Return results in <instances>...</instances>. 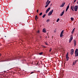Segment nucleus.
Masks as SVG:
<instances>
[{
	"label": "nucleus",
	"instance_id": "obj_34",
	"mask_svg": "<svg viewBox=\"0 0 78 78\" xmlns=\"http://www.w3.org/2000/svg\"><path fill=\"white\" fill-rule=\"evenodd\" d=\"M37 33H39V30H38L37 31Z\"/></svg>",
	"mask_w": 78,
	"mask_h": 78
},
{
	"label": "nucleus",
	"instance_id": "obj_24",
	"mask_svg": "<svg viewBox=\"0 0 78 78\" xmlns=\"http://www.w3.org/2000/svg\"><path fill=\"white\" fill-rule=\"evenodd\" d=\"M46 5H47L45 6V8H47V7H48V4H46Z\"/></svg>",
	"mask_w": 78,
	"mask_h": 78
},
{
	"label": "nucleus",
	"instance_id": "obj_11",
	"mask_svg": "<svg viewBox=\"0 0 78 78\" xmlns=\"http://www.w3.org/2000/svg\"><path fill=\"white\" fill-rule=\"evenodd\" d=\"M64 13V10H63V11L62 12V13L61 14V16H62Z\"/></svg>",
	"mask_w": 78,
	"mask_h": 78
},
{
	"label": "nucleus",
	"instance_id": "obj_30",
	"mask_svg": "<svg viewBox=\"0 0 78 78\" xmlns=\"http://www.w3.org/2000/svg\"><path fill=\"white\" fill-rule=\"evenodd\" d=\"M37 12H39V9H37Z\"/></svg>",
	"mask_w": 78,
	"mask_h": 78
},
{
	"label": "nucleus",
	"instance_id": "obj_41",
	"mask_svg": "<svg viewBox=\"0 0 78 78\" xmlns=\"http://www.w3.org/2000/svg\"><path fill=\"white\" fill-rule=\"evenodd\" d=\"M64 73V72H62V73Z\"/></svg>",
	"mask_w": 78,
	"mask_h": 78
},
{
	"label": "nucleus",
	"instance_id": "obj_22",
	"mask_svg": "<svg viewBox=\"0 0 78 78\" xmlns=\"http://www.w3.org/2000/svg\"><path fill=\"white\" fill-rule=\"evenodd\" d=\"M64 30H62V32H61V34H63V33H64Z\"/></svg>",
	"mask_w": 78,
	"mask_h": 78
},
{
	"label": "nucleus",
	"instance_id": "obj_12",
	"mask_svg": "<svg viewBox=\"0 0 78 78\" xmlns=\"http://www.w3.org/2000/svg\"><path fill=\"white\" fill-rule=\"evenodd\" d=\"M43 33H45V32H46V30H45V29H43Z\"/></svg>",
	"mask_w": 78,
	"mask_h": 78
},
{
	"label": "nucleus",
	"instance_id": "obj_27",
	"mask_svg": "<svg viewBox=\"0 0 78 78\" xmlns=\"http://www.w3.org/2000/svg\"><path fill=\"white\" fill-rule=\"evenodd\" d=\"M4 61H6L5 60H1V61H0V62H4Z\"/></svg>",
	"mask_w": 78,
	"mask_h": 78
},
{
	"label": "nucleus",
	"instance_id": "obj_39",
	"mask_svg": "<svg viewBox=\"0 0 78 78\" xmlns=\"http://www.w3.org/2000/svg\"><path fill=\"white\" fill-rule=\"evenodd\" d=\"M45 38H47V37L46 36V37H45Z\"/></svg>",
	"mask_w": 78,
	"mask_h": 78
},
{
	"label": "nucleus",
	"instance_id": "obj_43",
	"mask_svg": "<svg viewBox=\"0 0 78 78\" xmlns=\"http://www.w3.org/2000/svg\"><path fill=\"white\" fill-rule=\"evenodd\" d=\"M0 56H1V54H0Z\"/></svg>",
	"mask_w": 78,
	"mask_h": 78
},
{
	"label": "nucleus",
	"instance_id": "obj_10",
	"mask_svg": "<svg viewBox=\"0 0 78 78\" xmlns=\"http://www.w3.org/2000/svg\"><path fill=\"white\" fill-rule=\"evenodd\" d=\"M69 8V5L66 7V12H67V10H68Z\"/></svg>",
	"mask_w": 78,
	"mask_h": 78
},
{
	"label": "nucleus",
	"instance_id": "obj_32",
	"mask_svg": "<svg viewBox=\"0 0 78 78\" xmlns=\"http://www.w3.org/2000/svg\"><path fill=\"white\" fill-rule=\"evenodd\" d=\"M32 73H34V72H32L30 73V74H32Z\"/></svg>",
	"mask_w": 78,
	"mask_h": 78
},
{
	"label": "nucleus",
	"instance_id": "obj_8",
	"mask_svg": "<svg viewBox=\"0 0 78 78\" xmlns=\"http://www.w3.org/2000/svg\"><path fill=\"white\" fill-rule=\"evenodd\" d=\"M78 60H75L74 62H73V65H75V64L76 63V62H78Z\"/></svg>",
	"mask_w": 78,
	"mask_h": 78
},
{
	"label": "nucleus",
	"instance_id": "obj_38",
	"mask_svg": "<svg viewBox=\"0 0 78 78\" xmlns=\"http://www.w3.org/2000/svg\"><path fill=\"white\" fill-rule=\"evenodd\" d=\"M49 37H50V36H48V38H49Z\"/></svg>",
	"mask_w": 78,
	"mask_h": 78
},
{
	"label": "nucleus",
	"instance_id": "obj_16",
	"mask_svg": "<svg viewBox=\"0 0 78 78\" xmlns=\"http://www.w3.org/2000/svg\"><path fill=\"white\" fill-rule=\"evenodd\" d=\"M42 54H43V52H40L39 53V55H42Z\"/></svg>",
	"mask_w": 78,
	"mask_h": 78
},
{
	"label": "nucleus",
	"instance_id": "obj_9",
	"mask_svg": "<svg viewBox=\"0 0 78 78\" xmlns=\"http://www.w3.org/2000/svg\"><path fill=\"white\" fill-rule=\"evenodd\" d=\"M64 5H65V2H64L63 3L61 6H60V7H64Z\"/></svg>",
	"mask_w": 78,
	"mask_h": 78
},
{
	"label": "nucleus",
	"instance_id": "obj_15",
	"mask_svg": "<svg viewBox=\"0 0 78 78\" xmlns=\"http://www.w3.org/2000/svg\"><path fill=\"white\" fill-rule=\"evenodd\" d=\"M62 36H63V34L61 33L60 35V37H62Z\"/></svg>",
	"mask_w": 78,
	"mask_h": 78
},
{
	"label": "nucleus",
	"instance_id": "obj_42",
	"mask_svg": "<svg viewBox=\"0 0 78 78\" xmlns=\"http://www.w3.org/2000/svg\"><path fill=\"white\" fill-rule=\"evenodd\" d=\"M37 19H38V17H37Z\"/></svg>",
	"mask_w": 78,
	"mask_h": 78
},
{
	"label": "nucleus",
	"instance_id": "obj_46",
	"mask_svg": "<svg viewBox=\"0 0 78 78\" xmlns=\"http://www.w3.org/2000/svg\"><path fill=\"white\" fill-rule=\"evenodd\" d=\"M77 35H78V34H77Z\"/></svg>",
	"mask_w": 78,
	"mask_h": 78
},
{
	"label": "nucleus",
	"instance_id": "obj_2",
	"mask_svg": "<svg viewBox=\"0 0 78 78\" xmlns=\"http://www.w3.org/2000/svg\"><path fill=\"white\" fill-rule=\"evenodd\" d=\"M75 57H76V56H78V49H76L75 51Z\"/></svg>",
	"mask_w": 78,
	"mask_h": 78
},
{
	"label": "nucleus",
	"instance_id": "obj_45",
	"mask_svg": "<svg viewBox=\"0 0 78 78\" xmlns=\"http://www.w3.org/2000/svg\"><path fill=\"white\" fill-rule=\"evenodd\" d=\"M44 47H45V46H44Z\"/></svg>",
	"mask_w": 78,
	"mask_h": 78
},
{
	"label": "nucleus",
	"instance_id": "obj_5",
	"mask_svg": "<svg viewBox=\"0 0 78 78\" xmlns=\"http://www.w3.org/2000/svg\"><path fill=\"white\" fill-rule=\"evenodd\" d=\"M73 39V37H71L69 39V43H70V42H71V41H72Z\"/></svg>",
	"mask_w": 78,
	"mask_h": 78
},
{
	"label": "nucleus",
	"instance_id": "obj_14",
	"mask_svg": "<svg viewBox=\"0 0 78 78\" xmlns=\"http://www.w3.org/2000/svg\"><path fill=\"white\" fill-rule=\"evenodd\" d=\"M74 31H75V28L73 29V30L71 32L72 34H73V32H74Z\"/></svg>",
	"mask_w": 78,
	"mask_h": 78
},
{
	"label": "nucleus",
	"instance_id": "obj_20",
	"mask_svg": "<svg viewBox=\"0 0 78 78\" xmlns=\"http://www.w3.org/2000/svg\"><path fill=\"white\" fill-rule=\"evenodd\" d=\"M37 15H36L35 16V20L36 21L37 20Z\"/></svg>",
	"mask_w": 78,
	"mask_h": 78
},
{
	"label": "nucleus",
	"instance_id": "obj_17",
	"mask_svg": "<svg viewBox=\"0 0 78 78\" xmlns=\"http://www.w3.org/2000/svg\"><path fill=\"white\" fill-rule=\"evenodd\" d=\"M45 16H46V14H44L42 16L43 18H44L45 17Z\"/></svg>",
	"mask_w": 78,
	"mask_h": 78
},
{
	"label": "nucleus",
	"instance_id": "obj_21",
	"mask_svg": "<svg viewBox=\"0 0 78 78\" xmlns=\"http://www.w3.org/2000/svg\"><path fill=\"white\" fill-rule=\"evenodd\" d=\"M74 46H75L76 45V41H75V40L74 41Z\"/></svg>",
	"mask_w": 78,
	"mask_h": 78
},
{
	"label": "nucleus",
	"instance_id": "obj_6",
	"mask_svg": "<svg viewBox=\"0 0 78 78\" xmlns=\"http://www.w3.org/2000/svg\"><path fill=\"white\" fill-rule=\"evenodd\" d=\"M51 8L50 7H49V8H48L46 11V13H47V12H48L50 11Z\"/></svg>",
	"mask_w": 78,
	"mask_h": 78
},
{
	"label": "nucleus",
	"instance_id": "obj_26",
	"mask_svg": "<svg viewBox=\"0 0 78 78\" xmlns=\"http://www.w3.org/2000/svg\"><path fill=\"white\" fill-rule=\"evenodd\" d=\"M69 57H67V58H66V61H68V60H69Z\"/></svg>",
	"mask_w": 78,
	"mask_h": 78
},
{
	"label": "nucleus",
	"instance_id": "obj_31",
	"mask_svg": "<svg viewBox=\"0 0 78 78\" xmlns=\"http://www.w3.org/2000/svg\"><path fill=\"white\" fill-rule=\"evenodd\" d=\"M45 44H46V45H48V44H47V43L45 42Z\"/></svg>",
	"mask_w": 78,
	"mask_h": 78
},
{
	"label": "nucleus",
	"instance_id": "obj_18",
	"mask_svg": "<svg viewBox=\"0 0 78 78\" xmlns=\"http://www.w3.org/2000/svg\"><path fill=\"white\" fill-rule=\"evenodd\" d=\"M59 21V18H58L57 19V21H56V22H58V21Z\"/></svg>",
	"mask_w": 78,
	"mask_h": 78
},
{
	"label": "nucleus",
	"instance_id": "obj_13",
	"mask_svg": "<svg viewBox=\"0 0 78 78\" xmlns=\"http://www.w3.org/2000/svg\"><path fill=\"white\" fill-rule=\"evenodd\" d=\"M68 56H69V54L68 53V52H67L66 55V58H69V57H68Z\"/></svg>",
	"mask_w": 78,
	"mask_h": 78
},
{
	"label": "nucleus",
	"instance_id": "obj_44",
	"mask_svg": "<svg viewBox=\"0 0 78 78\" xmlns=\"http://www.w3.org/2000/svg\"><path fill=\"white\" fill-rule=\"evenodd\" d=\"M5 36V37H6V36Z\"/></svg>",
	"mask_w": 78,
	"mask_h": 78
},
{
	"label": "nucleus",
	"instance_id": "obj_1",
	"mask_svg": "<svg viewBox=\"0 0 78 78\" xmlns=\"http://www.w3.org/2000/svg\"><path fill=\"white\" fill-rule=\"evenodd\" d=\"M77 8H78V6H77V5L75 6V7H74L73 5L72 6H71V9L73 11H74V10L75 11H77Z\"/></svg>",
	"mask_w": 78,
	"mask_h": 78
},
{
	"label": "nucleus",
	"instance_id": "obj_33",
	"mask_svg": "<svg viewBox=\"0 0 78 78\" xmlns=\"http://www.w3.org/2000/svg\"><path fill=\"white\" fill-rule=\"evenodd\" d=\"M51 51V49L49 50L50 52V51Z\"/></svg>",
	"mask_w": 78,
	"mask_h": 78
},
{
	"label": "nucleus",
	"instance_id": "obj_4",
	"mask_svg": "<svg viewBox=\"0 0 78 78\" xmlns=\"http://www.w3.org/2000/svg\"><path fill=\"white\" fill-rule=\"evenodd\" d=\"M50 3V1H49V0H48L46 3V4L49 5Z\"/></svg>",
	"mask_w": 78,
	"mask_h": 78
},
{
	"label": "nucleus",
	"instance_id": "obj_23",
	"mask_svg": "<svg viewBox=\"0 0 78 78\" xmlns=\"http://www.w3.org/2000/svg\"><path fill=\"white\" fill-rule=\"evenodd\" d=\"M71 20L73 21V17L71 18Z\"/></svg>",
	"mask_w": 78,
	"mask_h": 78
},
{
	"label": "nucleus",
	"instance_id": "obj_3",
	"mask_svg": "<svg viewBox=\"0 0 78 78\" xmlns=\"http://www.w3.org/2000/svg\"><path fill=\"white\" fill-rule=\"evenodd\" d=\"M53 10H51L50 12H49L48 14V16H51V14H52V13H53Z\"/></svg>",
	"mask_w": 78,
	"mask_h": 78
},
{
	"label": "nucleus",
	"instance_id": "obj_35",
	"mask_svg": "<svg viewBox=\"0 0 78 78\" xmlns=\"http://www.w3.org/2000/svg\"><path fill=\"white\" fill-rule=\"evenodd\" d=\"M76 0H75L74 1V2H76Z\"/></svg>",
	"mask_w": 78,
	"mask_h": 78
},
{
	"label": "nucleus",
	"instance_id": "obj_29",
	"mask_svg": "<svg viewBox=\"0 0 78 78\" xmlns=\"http://www.w3.org/2000/svg\"><path fill=\"white\" fill-rule=\"evenodd\" d=\"M46 21H47V22H50V20H47Z\"/></svg>",
	"mask_w": 78,
	"mask_h": 78
},
{
	"label": "nucleus",
	"instance_id": "obj_28",
	"mask_svg": "<svg viewBox=\"0 0 78 78\" xmlns=\"http://www.w3.org/2000/svg\"><path fill=\"white\" fill-rule=\"evenodd\" d=\"M42 14V13L41 12L39 14V16H41Z\"/></svg>",
	"mask_w": 78,
	"mask_h": 78
},
{
	"label": "nucleus",
	"instance_id": "obj_25",
	"mask_svg": "<svg viewBox=\"0 0 78 78\" xmlns=\"http://www.w3.org/2000/svg\"><path fill=\"white\" fill-rule=\"evenodd\" d=\"M46 5H47L45 6V8H47V7H48V4H46Z\"/></svg>",
	"mask_w": 78,
	"mask_h": 78
},
{
	"label": "nucleus",
	"instance_id": "obj_36",
	"mask_svg": "<svg viewBox=\"0 0 78 78\" xmlns=\"http://www.w3.org/2000/svg\"><path fill=\"white\" fill-rule=\"evenodd\" d=\"M52 39H53V36H52Z\"/></svg>",
	"mask_w": 78,
	"mask_h": 78
},
{
	"label": "nucleus",
	"instance_id": "obj_40",
	"mask_svg": "<svg viewBox=\"0 0 78 78\" xmlns=\"http://www.w3.org/2000/svg\"><path fill=\"white\" fill-rule=\"evenodd\" d=\"M77 4H78V1L77 2Z\"/></svg>",
	"mask_w": 78,
	"mask_h": 78
},
{
	"label": "nucleus",
	"instance_id": "obj_7",
	"mask_svg": "<svg viewBox=\"0 0 78 78\" xmlns=\"http://www.w3.org/2000/svg\"><path fill=\"white\" fill-rule=\"evenodd\" d=\"M73 52H74V50L73 49H72L71 50V54L72 55L73 54Z\"/></svg>",
	"mask_w": 78,
	"mask_h": 78
},
{
	"label": "nucleus",
	"instance_id": "obj_19",
	"mask_svg": "<svg viewBox=\"0 0 78 78\" xmlns=\"http://www.w3.org/2000/svg\"><path fill=\"white\" fill-rule=\"evenodd\" d=\"M17 59V57H14L13 59H12L11 60H14L15 59Z\"/></svg>",
	"mask_w": 78,
	"mask_h": 78
},
{
	"label": "nucleus",
	"instance_id": "obj_37",
	"mask_svg": "<svg viewBox=\"0 0 78 78\" xmlns=\"http://www.w3.org/2000/svg\"><path fill=\"white\" fill-rule=\"evenodd\" d=\"M51 5H52V4H51V5H50V6H51Z\"/></svg>",
	"mask_w": 78,
	"mask_h": 78
}]
</instances>
